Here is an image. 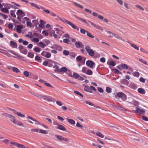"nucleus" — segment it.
Segmentation results:
<instances>
[{"instance_id": "f257e3e1", "label": "nucleus", "mask_w": 148, "mask_h": 148, "mask_svg": "<svg viewBox=\"0 0 148 148\" xmlns=\"http://www.w3.org/2000/svg\"><path fill=\"white\" fill-rule=\"evenodd\" d=\"M7 117H8L9 120L13 123L20 126L24 127L23 124L20 121L17 120L14 116L10 114H7Z\"/></svg>"}, {"instance_id": "f03ea898", "label": "nucleus", "mask_w": 148, "mask_h": 148, "mask_svg": "<svg viewBox=\"0 0 148 148\" xmlns=\"http://www.w3.org/2000/svg\"><path fill=\"white\" fill-rule=\"evenodd\" d=\"M63 33L62 30H60L57 28H54L53 31L52 32L53 37L55 38H60L61 35Z\"/></svg>"}, {"instance_id": "7ed1b4c3", "label": "nucleus", "mask_w": 148, "mask_h": 148, "mask_svg": "<svg viewBox=\"0 0 148 148\" xmlns=\"http://www.w3.org/2000/svg\"><path fill=\"white\" fill-rule=\"evenodd\" d=\"M132 112L139 115H144L145 112V111L143 109H141L138 107H136L135 110H133Z\"/></svg>"}, {"instance_id": "20e7f679", "label": "nucleus", "mask_w": 148, "mask_h": 148, "mask_svg": "<svg viewBox=\"0 0 148 148\" xmlns=\"http://www.w3.org/2000/svg\"><path fill=\"white\" fill-rule=\"evenodd\" d=\"M27 118L33 121L34 122V123L33 122H32L31 121H30L29 120H27V121H28V122L29 123H30L32 124H34L35 125H39V124H40V122L39 121H38L36 119H35L34 118H33L29 116H27Z\"/></svg>"}, {"instance_id": "39448f33", "label": "nucleus", "mask_w": 148, "mask_h": 148, "mask_svg": "<svg viewBox=\"0 0 148 148\" xmlns=\"http://www.w3.org/2000/svg\"><path fill=\"white\" fill-rule=\"evenodd\" d=\"M82 71L83 73L90 75H92L93 73L92 70L86 67H83Z\"/></svg>"}, {"instance_id": "423d86ee", "label": "nucleus", "mask_w": 148, "mask_h": 148, "mask_svg": "<svg viewBox=\"0 0 148 148\" xmlns=\"http://www.w3.org/2000/svg\"><path fill=\"white\" fill-rule=\"evenodd\" d=\"M86 51L87 52L89 55L91 56H94L95 53L93 50L90 48L89 46H86L85 48Z\"/></svg>"}, {"instance_id": "0eeeda50", "label": "nucleus", "mask_w": 148, "mask_h": 148, "mask_svg": "<svg viewBox=\"0 0 148 148\" xmlns=\"http://www.w3.org/2000/svg\"><path fill=\"white\" fill-rule=\"evenodd\" d=\"M116 96L121 98L123 101H125L127 99L126 95L122 92H119L117 93Z\"/></svg>"}, {"instance_id": "6e6552de", "label": "nucleus", "mask_w": 148, "mask_h": 148, "mask_svg": "<svg viewBox=\"0 0 148 148\" xmlns=\"http://www.w3.org/2000/svg\"><path fill=\"white\" fill-rule=\"evenodd\" d=\"M86 64L88 66L91 68H94L95 65V62L90 60H88L86 61Z\"/></svg>"}, {"instance_id": "1a4fd4ad", "label": "nucleus", "mask_w": 148, "mask_h": 148, "mask_svg": "<svg viewBox=\"0 0 148 148\" xmlns=\"http://www.w3.org/2000/svg\"><path fill=\"white\" fill-rule=\"evenodd\" d=\"M41 55L42 56L45 57L47 58H50L51 56V53H50L45 51H43L42 52Z\"/></svg>"}, {"instance_id": "9d476101", "label": "nucleus", "mask_w": 148, "mask_h": 148, "mask_svg": "<svg viewBox=\"0 0 148 148\" xmlns=\"http://www.w3.org/2000/svg\"><path fill=\"white\" fill-rule=\"evenodd\" d=\"M88 22L91 25L93 26L96 29L101 30L102 31L103 30V29L102 27L98 26L97 25L95 24L94 23L89 21H88Z\"/></svg>"}, {"instance_id": "9b49d317", "label": "nucleus", "mask_w": 148, "mask_h": 148, "mask_svg": "<svg viewBox=\"0 0 148 148\" xmlns=\"http://www.w3.org/2000/svg\"><path fill=\"white\" fill-rule=\"evenodd\" d=\"M75 45L76 47L77 48H83L84 47V45L82 42L79 41H77L75 43Z\"/></svg>"}, {"instance_id": "f8f14e48", "label": "nucleus", "mask_w": 148, "mask_h": 148, "mask_svg": "<svg viewBox=\"0 0 148 148\" xmlns=\"http://www.w3.org/2000/svg\"><path fill=\"white\" fill-rule=\"evenodd\" d=\"M8 51L14 55L15 56H16V58H18L22 60L24 58L23 57V56L17 54H16L12 50H9Z\"/></svg>"}, {"instance_id": "ddd939ff", "label": "nucleus", "mask_w": 148, "mask_h": 148, "mask_svg": "<svg viewBox=\"0 0 148 148\" xmlns=\"http://www.w3.org/2000/svg\"><path fill=\"white\" fill-rule=\"evenodd\" d=\"M75 79H76L80 81H83L84 80V78L82 77L76 73H75Z\"/></svg>"}, {"instance_id": "4468645a", "label": "nucleus", "mask_w": 148, "mask_h": 148, "mask_svg": "<svg viewBox=\"0 0 148 148\" xmlns=\"http://www.w3.org/2000/svg\"><path fill=\"white\" fill-rule=\"evenodd\" d=\"M128 68L130 70H132V69H131V68L130 67L128 68L126 64H122L121 66L119 68V69L120 70H122L124 69H127Z\"/></svg>"}, {"instance_id": "2eb2a0df", "label": "nucleus", "mask_w": 148, "mask_h": 148, "mask_svg": "<svg viewBox=\"0 0 148 148\" xmlns=\"http://www.w3.org/2000/svg\"><path fill=\"white\" fill-rule=\"evenodd\" d=\"M75 17L76 18L78 19L79 21H81V22L83 23H84L88 25V23L87 21L86 20H85L84 19H83V18L80 17H78L75 16Z\"/></svg>"}, {"instance_id": "dca6fc26", "label": "nucleus", "mask_w": 148, "mask_h": 148, "mask_svg": "<svg viewBox=\"0 0 148 148\" xmlns=\"http://www.w3.org/2000/svg\"><path fill=\"white\" fill-rule=\"evenodd\" d=\"M83 86L84 87V90L85 91L89 92H92V91L90 88V87H89L84 84L83 85Z\"/></svg>"}, {"instance_id": "f3484780", "label": "nucleus", "mask_w": 148, "mask_h": 148, "mask_svg": "<svg viewBox=\"0 0 148 148\" xmlns=\"http://www.w3.org/2000/svg\"><path fill=\"white\" fill-rule=\"evenodd\" d=\"M14 145L18 148H26L24 145L15 142Z\"/></svg>"}, {"instance_id": "a211bd4d", "label": "nucleus", "mask_w": 148, "mask_h": 148, "mask_svg": "<svg viewBox=\"0 0 148 148\" xmlns=\"http://www.w3.org/2000/svg\"><path fill=\"white\" fill-rule=\"evenodd\" d=\"M23 28V26L21 25H17L16 27V31L19 33H21V29Z\"/></svg>"}, {"instance_id": "6ab92c4d", "label": "nucleus", "mask_w": 148, "mask_h": 148, "mask_svg": "<svg viewBox=\"0 0 148 148\" xmlns=\"http://www.w3.org/2000/svg\"><path fill=\"white\" fill-rule=\"evenodd\" d=\"M56 128L60 130L64 131H66V128L64 127L60 124L58 125V126H57V127H56Z\"/></svg>"}, {"instance_id": "aec40b11", "label": "nucleus", "mask_w": 148, "mask_h": 148, "mask_svg": "<svg viewBox=\"0 0 148 148\" xmlns=\"http://www.w3.org/2000/svg\"><path fill=\"white\" fill-rule=\"evenodd\" d=\"M67 70V69L65 67H62L61 69H60L58 70V72L61 73H63L66 71Z\"/></svg>"}, {"instance_id": "412c9836", "label": "nucleus", "mask_w": 148, "mask_h": 148, "mask_svg": "<svg viewBox=\"0 0 148 148\" xmlns=\"http://www.w3.org/2000/svg\"><path fill=\"white\" fill-rule=\"evenodd\" d=\"M138 91L139 93L142 94H144L145 93V90L142 88H138Z\"/></svg>"}, {"instance_id": "4be33fe9", "label": "nucleus", "mask_w": 148, "mask_h": 148, "mask_svg": "<svg viewBox=\"0 0 148 148\" xmlns=\"http://www.w3.org/2000/svg\"><path fill=\"white\" fill-rule=\"evenodd\" d=\"M46 101L49 102H55V99L51 97L47 96Z\"/></svg>"}, {"instance_id": "5701e85b", "label": "nucleus", "mask_w": 148, "mask_h": 148, "mask_svg": "<svg viewBox=\"0 0 148 148\" xmlns=\"http://www.w3.org/2000/svg\"><path fill=\"white\" fill-rule=\"evenodd\" d=\"M10 45L13 48L16 47L17 46L16 43L15 42L12 41L10 42Z\"/></svg>"}, {"instance_id": "b1692460", "label": "nucleus", "mask_w": 148, "mask_h": 148, "mask_svg": "<svg viewBox=\"0 0 148 148\" xmlns=\"http://www.w3.org/2000/svg\"><path fill=\"white\" fill-rule=\"evenodd\" d=\"M94 134H96L97 136H99L101 138H103L104 137V135H103L101 132H97L96 133H94Z\"/></svg>"}, {"instance_id": "393cba45", "label": "nucleus", "mask_w": 148, "mask_h": 148, "mask_svg": "<svg viewBox=\"0 0 148 148\" xmlns=\"http://www.w3.org/2000/svg\"><path fill=\"white\" fill-rule=\"evenodd\" d=\"M57 17L58 18L60 21L64 23L65 24L66 23L68 20L66 19L65 18H61L59 17L58 16H57Z\"/></svg>"}, {"instance_id": "a878e982", "label": "nucleus", "mask_w": 148, "mask_h": 148, "mask_svg": "<svg viewBox=\"0 0 148 148\" xmlns=\"http://www.w3.org/2000/svg\"><path fill=\"white\" fill-rule=\"evenodd\" d=\"M41 9L42 10L43 13L46 12L47 14H49L50 13V11L47 9H44V8L42 6H40Z\"/></svg>"}, {"instance_id": "bb28decb", "label": "nucleus", "mask_w": 148, "mask_h": 148, "mask_svg": "<svg viewBox=\"0 0 148 148\" xmlns=\"http://www.w3.org/2000/svg\"><path fill=\"white\" fill-rule=\"evenodd\" d=\"M16 14L18 16H19L21 14H24V15H25V13L23 12L21 10H18L17 11Z\"/></svg>"}, {"instance_id": "cd10ccee", "label": "nucleus", "mask_w": 148, "mask_h": 148, "mask_svg": "<svg viewBox=\"0 0 148 148\" xmlns=\"http://www.w3.org/2000/svg\"><path fill=\"white\" fill-rule=\"evenodd\" d=\"M38 45L39 47L42 48H45L46 46V45L45 44L42 42H40Z\"/></svg>"}, {"instance_id": "c85d7f7f", "label": "nucleus", "mask_w": 148, "mask_h": 148, "mask_svg": "<svg viewBox=\"0 0 148 148\" xmlns=\"http://www.w3.org/2000/svg\"><path fill=\"white\" fill-rule=\"evenodd\" d=\"M40 24L39 25V26L40 27H41L42 28H43L44 27V21L42 20H40Z\"/></svg>"}, {"instance_id": "c756f323", "label": "nucleus", "mask_w": 148, "mask_h": 148, "mask_svg": "<svg viewBox=\"0 0 148 148\" xmlns=\"http://www.w3.org/2000/svg\"><path fill=\"white\" fill-rule=\"evenodd\" d=\"M1 11L3 12L9 13V10L8 9L6 8H3L1 10Z\"/></svg>"}, {"instance_id": "7c9ffc66", "label": "nucleus", "mask_w": 148, "mask_h": 148, "mask_svg": "<svg viewBox=\"0 0 148 148\" xmlns=\"http://www.w3.org/2000/svg\"><path fill=\"white\" fill-rule=\"evenodd\" d=\"M56 138L60 140H63V137L61 136L56 135H55Z\"/></svg>"}, {"instance_id": "2f4dec72", "label": "nucleus", "mask_w": 148, "mask_h": 148, "mask_svg": "<svg viewBox=\"0 0 148 148\" xmlns=\"http://www.w3.org/2000/svg\"><path fill=\"white\" fill-rule=\"evenodd\" d=\"M26 36L27 37L29 38H33V36L32 35V32H29L28 34L26 35Z\"/></svg>"}, {"instance_id": "473e14b6", "label": "nucleus", "mask_w": 148, "mask_h": 148, "mask_svg": "<svg viewBox=\"0 0 148 148\" xmlns=\"http://www.w3.org/2000/svg\"><path fill=\"white\" fill-rule=\"evenodd\" d=\"M85 102L86 104H88L91 106H94L95 107H96V108H99V106H95L91 102H89L88 101H85Z\"/></svg>"}, {"instance_id": "72a5a7b5", "label": "nucleus", "mask_w": 148, "mask_h": 148, "mask_svg": "<svg viewBox=\"0 0 148 148\" xmlns=\"http://www.w3.org/2000/svg\"><path fill=\"white\" fill-rule=\"evenodd\" d=\"M132 74L134 77H138L139 76L140 73L138 72L135 71L132 73Z\"/></svg>"}, {"instance_id": "f704fd0d", "label": "nucleus", "mask_w": 148, "mask_h": 148, "mask_svg": "<svg viewBox=\"0 0 148 148\" xmlns=\"http://www.w3.org/2000/svg\"><path fill=\"white\" fill-rule=\"evenodd\" d=\"M32 94L34 96L38 97L40 98L41 99H42V95H41L37 93H33Z\"/></svg>"}, {"instance_id": "c9c22d12", "label": "nucleus", "mask_w": 148, "mask_h": 148, "mask_svg": "<svg viewBox=\"0 0 148 148\" xmlns=\"http://www.w3.org/2000/svg\"><path fill=\"white\" fill-rule=\"evenodd\" d=\"M27 56L29 57L33 58L34 57V55L32 52H29L27 54Z\"/></svg>"}, {"instance_id": "e433bc0d", "label": "nucleus", "mask_w": 148, "mask_h": 148, "mask_svg": "<svg viewBox=\"0 0 148 148\" xmlns=\"http://www.w3.org/2000/svg\"><path fill=\"white\" fill-rule=\"evenodd\" d=\"M41 49L39 47H36L33 49V50L36 52H39Z\"/></svg>"}, {"instance_id": "4c0bfd02", "label": "nucleus", "mask_w": 148, "mask_h": 148, "mask_svg": "<svg viewBox=\"0 0 148 148\" xmlns=\"http://www.w3.org/2000/svg\"><path fill=\"white\" fill-rule=\"evenodd\" d=\"M106 91L108 93H111L112 92V89L108 87H106Z\"/></svg>"}, {"instance_id": "58836bf2", "label": "nucleus", "mask_w": 148, "mask_h": 148, "mask_svg": "<svg viewBox=\"0 0 148 148\" xmlns=\"http://www.w3.org/2000/svg\"><path fill=\"white\" fill-rule=\"evenodd\" d=\"M29 3L32 6L38 9H40V7H38L37 5H36L35 4L32 3L30 2Z\"/></svg>"}, {"instance_id": "ea45409f", "label": "nucleus", "mask_w": 148, "mask_h": 148, "mask_svg": "<svg viewBox=\"0 0 148 148\" xmlns=\"http://www.w3.org/2000/svg\"><path fill=\"white\" fill-rule=\"evenodd\" d=\"M76 127L80 128L82 130H84L83 127L81 124H80L78 122H77V123L76 124Z\"/></svg>"}, {"instance_id": "a19ab883", "label": "nucleus", "mask_w": 148, "mask_h": 148, "mask_svg": "<svg viewBox=\"0 0 148 148\" xmlns=\"http://www.w3.org/2000/svg\"><path fill=\"white\" fill-rule=\"evenodd\" d=\"M140 50L142 52L145 53L147 54H148V51L143 48H140Z\"/></svg>"}, {"instance_id": "79ce46f5", "label": "nucleus", "mask_w": 148, "mask_h": 148, "mask_svg": "<svg viewBox=\"0 0 148 148\" xmlns=\"http://www.w3.org/2000/svg\"><path fill=\"white\" fill-rule=\"evenodd\" d=\"M130 87L134 89H136L137 88V85L134 84H131L130 85Z\"/></svg>"}, {"instance_id": "37998d69", "label": "nucleus", "mask_w": 148, "mask_h": 148, "mask_svg": "<svg viewBox=\"0 0 148 148\" xmlns=\"http://www.w3.org/2000/svg\"><path fill=\"white\" fill-rule=\"evenodd\" d=\"M108 64L110 66H114L116 65V63L112 61L110 62Z\"/></svg>"}, {"instance_id": "c03bdc74", "label": "nucleus", "mask_w": 148, "mask_h": 148, "mask_svg": "<svg viewBox=\"0 0 148 148\" xmlns=\"http://www.w3.org/2000/svg\"><path fill=\"white\" fill-rule=\"evenodd\" d=\"M75 5L80 9H83L84 8L82 5L75 2Z\"/></svg>"}, {"instance_id": "a18cd8bd", "label": "nucleus", "mask_w": 148, "mask_h": 148, "mask_svg": "<svg viewBox=\"0 0 148 148\" xmlns=\"http://www.w3.org/2000/svg\"><path fill=\"white\" fill-rule=\"evenodd\" d=\"M138 60L142 62L143 63L145 64L146 65H148V64L147 63V62L146 61L141 59H139Z\"/></svg>"}, {"instance_id": "49530a36", "label": "nucleus", "mask_w": 148, "mask_h": 148, "mask_svg": "<svg viewBox=\"0 0 148 148\" xmlns=\"http://www.w3.org/2000/svg\"><path fill=\"white\" fill-rule=\"evenodd\" d=\"M27 50L25 48H23L22 50L20 51L23 53L26 54L27 53Z\"/></svg>"}, {"instance_id": "de8ad7c7", "label": "nucleus", "mask_w": 148, "mask_h": 148, "mask_svg": "<svg viewBox=\"0 0 148 148\" xmlns=\"http://www.w3.org/2000/svg\"><path fill=\"white\" fill-rule=\"evenodd\" d=\"M131 46L133 48H134L135 49L138 50L139 49V48L138 47H137L135 45L133 44H131Z\"/></svg>"}, {"instance_id": "09e8293b", "label": "nucleus", "mask_w": 148, "mask_h": 148, "mask_svg": "<svg viewBox=\"0 0 148 148\" xmlns=\"http://www.w3.org/2000/svg\"><path fill=\"white\" fill-rule=\"evenodd\" d=\"M75 93L82 97H84L83 95L80 92L78 91H75Z\"/></svg>"}, {"instance_id": "8fccbe9b", "label": "nucleus", "mask_w": 148, "mask_h": 148, "mask_svg": "<svg viewBox=\"0 0 148 148\" xmlns=\"http://www.w3.org/2000/svg\"><path fill=\"white\" fill-rule=\"evenodd\" d=\"M53 68L55 69L54 70V72H56L57 71L58 72V70L59 69L58 66L56 65H54L53 66Z\"/></svg>"}, {"instance_id": "3c124183", "label": "nucleus", "mask_w": 148, "mask_h": 148, "mask_svg": "<svg viewBox=\"0 0 148 148\" xmlns=\"http://www.w3.org/2000/svg\"><path fill=\"white\" fill-rule=\"evenodd\" d=\"M109 34V36L110 37H112L114 36V34L110 31L107 32Z\"/></svg>"}, {"instance_id": "603ef678", "label": "nucleus", "mask_w": 148, "mask_h": 148, "mask_svg": "<svg viewBox=\"0 0 148 148\" xmlns=\"http://www.w3.org/2000/svg\"><path fill=\"white\" fill-rule=\"evenodd\" d=\"M80 31L81 33L83 34H85L86 32L87 33V32H88V31L81 28H80Z\"/></svg>"}, {"instance_id": "864d4df0", "label": "nucleus", "mask_w": 148, "mask_h": 148, "mask_svg": "<svg viewBox=\"0 0 148 148\" xmlns=\"http://www.w3.org/2000/svg\"><path fill=\"white\" fill-rule=\"evenodd\" d=\"M39 132L41 134H47V133L46 130H43L42 129L40 130Z\"/></svg>"}, {"instance_id": "5fc2aeb1", "label": "nucleus", "mask_w": 148, "mask_h": 148, "mask_svg": "<svg viewBox=\"0 0 148 148\" xmlns=\"http://www.w3.org/2000/svg\"><path fill=\"white\" fill-rule=\"evenodd\" d=\"M82 60V58L81 56H79L76 58V60L77 61H80Z\"/></svg>"}, {"instance_id": "6e6d98bb", "label": "nucleus", "mask_w": 148, "mask_h": 148, "mask_svg": "<svg viewBox=\"0 0 148 148\" xmlns=\"http://www.w3.org/2000/svg\"><path fill=\"white\" fill-rule=\"evenodd\" d=\"M12 69L13 71L16 73H18L19 71V69L15 67H13Z\"/></svg>"}, {"instance_id": "4d7b16f0", "label": "nucleus", "mask_w": 148, "mask_h": 148, "mask_svg": "<svg viewBox=\"0 0 148 148\" xmlns=\"http://www.w3.org/2000/svg\"><path fill=\"white\" fill-rule=\"evenodd\" d=\"M0 16H2L4 19H6L8 18V16L3 13H0Z\"/></svg>"}, {"instance_id": "13d9d810", "label": "nucleus", "mask_w": 148, "mask_h": 148, "mask_svg": "<svg viewBox=\"0 0 148 148\" xmlns=\"http://www.w3.org/2000/svg\"><path fill=\"white\" fill-rule=\"evenodd\" d=\"M66 23L71 26L73 28H74V25L71 22L68 20Z\"/></svg>"}, {"instance_id": "bf43d9fd", "label": "nucleus", "mask_w": 148, "mask_h": 148, "mask_svg": "<svg viewBox=\"0 0 148 148\" xmlns=\"http://www.w3.org/2000/svg\"><path fill=\"white\" fill-rule=\"evenodd\" d=\"M87 35L89 37L92 38H93L94 37V36L92 35L88 31L87 33Z\"/></svg>"}, {"instance_id": "052dcab7", "label": "nucleus", "mask_w": 148, "mask_h": 148, "mask_svg": "<svg viewBox=\"0 0 148 148\" xmlns=\"http://www.w3.org/2000/svg\"><path fill=\"white\" fill-rule=\"evenodd\" d=\"M136 7L138 9L142 11H144V8L141 6L140 5H136Z\"/></svg>"}, {"instance_id": "680f3d73", "label": "nucleus", "mask_w": 148, "mask_h": 148, "mask_svg": "<svg viewBox=\"0 0 148 148\" xmlns=\"http://www.w3.org/2000/svg\"><path fill=\"white\" fill-rule=\"evenodd\" d=\"M68 121L70 123L72 124H74V120L71 119H69L68 118H67Z\"/></svg>"}, {"instance_id": "e2e57ef3", "label": "nucleus", "mask_w": 148, "mask_h": 148, "mask_svg": "<svg viewBox=\"0 0 148 148\" xmlns=\"http://www.w3.org/2000/svg\"><path fill=\"white\" fill-rule=\"evenodd\" d=\"M84 10H85V12H87L88 14H91V13L92 12L91 10L88 9L86 8H85L84 9Z\"/></svg>"}, {"instance_id": "0e129e2a", "label": "nucleus", "mask_w": 148, "mask_h": 148, "mask_svg": "<svg viewBox=\"0 0 148 148\" xmlns=\"http://www.w3.org/2000/svg\"><path fill=\"white\" fill-rule=\"evenodd\" d=\"M24 75L26 77H27L29 76V73L27 71H25L24 72Z\"/></svg>"}, {"instance_id": "69168bd1", "label": "nucleus", "mask_w": 148, "mask_h": 148, "mask_svg": "<svg viewBox=\"0 0 148 148\" xmlns=\"http://www.w3.org/2000/svg\"><path fill=\"white\" fill-rule=\"evenodd\" d=\"M63 53L64 55L66 56H68L69 54V52L66 50H64Z\"/></svg>"}, {"instance_id": "338daca9", "label": "nucleus", "mask_w": 148, "mask_h": 148, "mask_svg": "<svg viewBox=\"0 0 148 148\" xmlns=\"http://www.w3.org/2000/svg\"><path fill=\"white\" fill-rule=\"evenodd\" d=\"M18 116L22 117H24L25 115L24 114H22L20 112H18L17 114Z\"/></svg>"}, {"instance_id": "774afa93", "label": "nucleus", "mask_w": 148, "mask_h": 148, "mask_svg": "<svg viewBox=\"0 0 148 148\" xmlns=\"http://www.w3.org/2000/svg\"><path fill=\"white\" fill-rule=\"evenodd\" d=\"M35 59L36 60L38 61H39L40 60V57L37 56H36L35 58Z\"/></svg>"}]
</instances>
